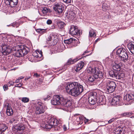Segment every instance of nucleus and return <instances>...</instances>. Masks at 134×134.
Segmentation results:
<instances>
[{"instance_id":"nucleus-5","label":"nucleus","mask_w":134,"mask_h":134,"mask_svg":"<svg viewBox=\"0 0 134 134\" xmlns=\"http://www.w3.org/2000/svg\"><path fill=\"white\" fill-rule=\"evenodd\" d=\"M2 49V52L3 55H7L10 53L12 49L9 46L6 45L4 41L0 43V49Z\"/></svg>"},{"instance_id":"nucleus-61","label":"nucleus","mask_w":134,"mask_h":134,"mask_svg":"<svg viewBox=\"0 0 134 134\" xmlns=\"http://www.w3.org/2000/svg\"><path fill=\"white\" fill-rule=\"evenodd\" d=\"M50 1H51L52 2H54L56 0H49Z\"/></svg>"},{"instance_id":"nucleus-37","label":"nucleus","mask_w":134,"mask_h":134,"mask_svg":"<svg viewBox=\"0 0 134 134\" xmlns=\"http://www.w3.org/2000/svg\"><path fill=\"white\" fill-rule=\"evenodd\" d=\"M121 76H114V77H115L116 79H117V81H119L123 80V77H121Z\"/></svg>"},{"instance_id":"nucleus-27","label":"nucleus","mask_w":134,"mask_h":134,"mask_svg":"<svg viewBox=\"0 0 134 134\" xmlns=\"http://www.w3.org/2000/svg\"><path fill=\"white\" fill-rule=\"evenodd\" d=\"M57 24L58 27L60 29H62L65 25V24L63 21H59L57 22Z\"/></svg>"},{"instance_id":"nucleus-3","label":"nucleus","mask_w":134,"mask_h":134,"mask_svg":"<svg viewBox=\"0 0 134 134\" xmlns=\"http://www.w3.org/2000/svg\"><path fill=\"white\" fill-rule=\"evenodd\" d=\"M116 54L119 55L121 61L124 63L128 61V56L125 49L122 48L119 49L116 51Z\"/></svg>"},{"instance_id":"nucleus-60","label":"nucleus","mask_w":134,"mask_h":134,"mask_svg":"<svg viewBox=\"0 0 134 134\" xmlns=\"http://www.w3.org/2000/svg\"><path fill=\"white\" fill-rule=\"evenodd\" d=\"M79 115V114H75L74 115V116H77V115Z\"/></svg>"},{"instance_id":"nucleus-44","label":"nucleus","mask_w":134,"mask_h":134,"mask_svg":"<svg viewBox=\"0 0 134 134\" xmlns=\"http://www.w3.org/2000/svg\"><path fill=\"white\" fill-rule=\"evenodd\" d=\"M133 113L132 112H127V116L129 117L131 116Z\"/></svg>"},{"instance_id":"nucleus-28","label":"nucleus","mask_w":134,"mask_h":134,"mask_svg":"<svg viewBox=\"0 0 134 134\" xmlns=\"http://www.w3.org/2000/svg\"><path fill=\"white\" fill-rule=\"evenodd\" d=\"M75 39H74L72 38H70L69 39H68L64 40V42L65 43L69 44L72 43L73 41H74Z\"/></svg>"},{"instance_id":"nucleus-24","label":"nucleus","mask_w":134,"mask_h":134,"mask_svg":"<svg viewBox=\"0 0 134 134\" xmlns=\"http://www.w3.org/2000/svg\"><path fill=\"white\" fill-rule=\"evenodd\" d=\"M15 128L18 131H20L24 130L25 127L24 126L23 124H19L15 126Z\"/></svg>"},{"instance_id":"nucleus-56","label":"nucleus","mask_w":134,"mask_h":134,"mask_svg":"<svg viewBox=\"0 0 134 134\" xmlns=\"http://www.w3.org/2000/svg\"><path fill=\"white\" fill-rule=\"evenodd\" d=\"M54 33H51L50 34V35L51 36H54Z\"/></svg>"},{"instance_id":"nucleus-38","label":"nucleus","mask_w":134,"mask_h":134,"mask_svg":"<svg viewBox=\"0 0 134 134\" xmlns=\"http://www.w3.org/2000/svg\"><path fill=\"white\" fill-rule=\"evenodd\" d=\"M48 9L46 7H44L43 9L42 12L44 14H46L47 12Z\"/></svg>"},{"instance_id":"nucleus-7","label":"nucleus","mask_w":134,"mask_h":134,"mask_svg":"<svg viewBox=\"0 0 134 134\" xmlns=\"http://www.w3.org/2000/svg\"><path fill=\"white\" fill-rule=\"evenodd\" d=\"M86 72L89 73L97 74H98L94 75H103V73L99 69V68L97 66H95L93 68L91 67H89L86 70Z\"/></svg>"},{"instance_id":"nucleus-9","label":"nucleus","mask_w":134,"mask_h":134,"mask_svg":"<svg viewBox=\"0 0 134 134\" xmlns=\"http://www.w3.org/2000/svg\"><path fill=\"white\" fill-rule=\"evenodd\" d=\"M43 104L40 102H38L35 105V113L37 114L43 113L45 109L43 108Z\"/></svg>"},{"instance_id":"nucleus-30","label":"nucleus","mask_w":134,"mask_h":134,"mask_svg":"<svg viewBox=\"0 0 134 134\" xmlns=\"http://www.w3.org/2000/svg\"><path fill=\"white\" fill-rule=\"evenodd\" d=\"M36 31L41 35L44 34L47 31V29H37Z\"/></svg>"},{"instance_id":"nucleus-8","label":"nucleus","mask_w":134,"mask_h":134,"mask_svg":"<svg viewBox=\"0 0 134 134\" xmlns=\"http://www.w3.org/2000/svg\"><path fill=\"white\" fill-rule=\"evenodd\" d=\"M63 100V98L60 97L57 95L54 96L53 99L51 100V103L53 105H59L62 104V102Z\"/></svg>"},{"instance_id":"nucleus-2","label":"nucleus","mask_w":134,"mask_h":134,"mask_svg":"<svg viewBox=\"0 0 134 134\" xmlns=\"http://www.w3.org/2000/svg\"><path fill=\"white\" fill-rule=\"evenodd\" d=\"M97 93L96 92H91L90 93L88 98L89 104L93 105L97 102L99 103L100 105L105 103L106 101L104 96L100 95L97 97Z\"/></svg>"},{"instance_id":"nucleus-45","label":"nucleus","mask_w":134,"mask_h":134,"mask_svg":"<svg viewBox=\"0 0 134 134\" xmlns=\"http://www.w3.org/2000/svg\"><path fill=\"white\" fill-rule=\"evenodd\" d=\"M52 21L51 20H48L47 21V23L48 24H51L52 23Z\"/></svg>"},{"instance_id":"nucleus-19","label":"nucleus","mask_w":134,"mask_h":134,"mask_svg":"<svg viewBox=\"0 0 134 134\" xmlns=\"http://www.w3.org/2000/svg\"><path fill=\"white\" fill-rule=\"evenodd\" d=\"M20 48H21L20 49L21 50V53H23V56L27 54L29 50V48L24 46H21Z\"/></svg>"},{"instance_id":"nucleus-34","label":"nucleus","mask_w":134,"mask_h":134,"mask_svg":"<svg viewBox=\"0 0 134 134\" xmlns=\"http://www.w3.org/2000/svg\"><path fill=\"white\" fill-rule=\"evenodd\" d=\"M48 122L49 123H50L51 124V125H52L53 126V125L55 126V119L54 118H52L50 119L48 121Z\"/></svg>"},{"instance_id":"nucleus-52","label":"nucleus","mask_w":134,"mask_h":134,"mask_svg":"<svg viewBox=\"0 0 134 134\" xmlns=\"http://www.w3.org/2000/svg\"><path fill=\"white\" fill-rule=\"evenodd\" d=\"M52 39V36L50 35L48 38V41H50Z\"/></svg>"},{"instance_id":"nucleus-1","label":"nucleus","mask_w":134,"mask_h":134,"mask_svg":"<svg viewBox=\"0 0 134 134\" xmlns=\"http://www.w3.org/2000/svg\"><path fill=\"white\" fill-rule=\"evenodd\" d=\"M65 88L67 93L75 97L80 94L83 91V86L77 82L68 83Z\"/></svg>"},{"instance_id":"nucleus-23","label":"nucleus","mask_w":134,"mask_h":134,"mask_svg":"<svg viewBox=\"0 0 134 134\" xmlns=\"http://www.w3.org/2000/svg\"><path fill=\"white\" fill-rule=\"evenodd\" d=\"M8 127L5 125L3 124L0 125V134L5 131L7 129Z\"/></svg>"},{"instance_id":"nucleus-48","label":"nucleus","mask_w":134,"mask_h":134,"mask_svg":"<svg viewBox=\"0 0 134 134\" xmlns=\"http://www.w3.org/2000/svg\"><path fill=\"white\" fill-rule=\"evenodd\" d=\"M50 95H48L47 96V98H44V100H48L50 99Z\"/></svg>"},{"instance_id":"nucleus-25","label":"nucleus","mask_w":134,"mask_h":134,"mask_svg":"<svg viewBox=\"0 0 134 134\" xmlns=\"http://www.w3.org/2000/svg\"><path fill=\"white\" fill-rule=\"evenodd\" d=\"M21 49H19L15 53L14 55L15 56L17 57H21L23 56V53H21Z\"/></svg>"},{"instance_id":"nucleus-51","label":"nucleus","mask_w":134,"mask_h":134,"mask_svg":"<svg viewBox=\"0 0 134 134\" xmlns=\"http://www.w3.org/2000/svg\"><path fill=\"white\" fill-rule=\"evenodd\" d=\"M55 126L56 125H57L58 123H59V121H58L56 119H55Z\"/></svg>"},{"instance_id":"nucleus-47","label":"nucleus","mask_w":134,"mask_h":134,"mask_svg":"<svg viewBox=\"0 0 134 134\" xmlns=\"http://www.w3.org/2000/svg\"><path fill=\"white\" fill-rule=\"evenodd\" d=\"M8 85H5L3 86V87L4 91L7 90L8 89Z\"/></svg>"},{"instance_id":"nucleus-15","label":"nucleus","mask_w":134,"mask_h":134,"mask_svg":"<svg viewBox=\"0 0 134 134\" xmlns=\"http://www.w3.org/2000/svg\"><path fill=\"white\" fill-rule=\"evenodd\" d=\"M77 12L74 10L70 11L69 14L66 15L67 17L70 20H72L74 19L76 17Z\"/></svg>"},{"instance_id":"nucleus-43","label":"nucleus","mask_w":134,"mask_h":134,"mask_svg":"<svg viewBox=\"0 0 134 134\" xmlns=\"http://www.w3.org/2000/svg\"><path fill=\"white\" fill-rule=\"evenodd\" d=\"M63 1L68 4L70 3L72 0H63Z\"/></svg>"},{"instance_id":"nucleus-42","label":"nucleus","mask_w":134,"mask_h":134,"mask_svg":"<svg viewBox=\"0 0 134 134\" xmlns=\"http://www.w3.org/2000/svg\"><path fill=\"white\" fill-rule=\"evenodd\" d=\"M117 119L116 118H113L108 121V122L109 123H111V122L115 120H116Z\"/></svg>"},{"instance_id":"nucleus-10","label":"nucleus","mask_w":134,"mask_h":134,"mask_svg":"<svg viewBox=\"0 0 134 134\" xmlns=\"http://www.w3.org/2000/svg\"><path fill=\"white\" fill-rule=\"evenodd\" d=\"M64 6L61 3L59 2L55 3L54 9L59 14L62 13L64 10Z\"/></svg>"},{"instance_id":"nucleus-57","label":"nucleus","mask_w":134,"mask_h":134,"mask_svg":"<svg viewBox=\"0 0 134 134\" xmlns=\"http://www.w3.org/2000/svg\"><path fill=\"white\" fill-rule=\"evenodd\" d=\"M15 121V120L14 119H11L10 121L12 122H14Z\"/></svg>"},{"instance_id":"nucleus-26","label":"nucleus","mask_w":134,"mask_h":134,"mask_svg":"<svg viewBox=\"0 0 134 134\" xmlns=\"http://www.w3.org/2000/svg\"><path fill=\"white\" fill-rule=\"evenodd\" d=\"M80 59V58H79V59L76 58L72 60V59L70 58L67 62V64L69 65L70 64H72L76 62L79 59Z\"/></svg>"},{"instance_id":"nucleus-63","label":"nucleus","mask_w":134,"mask_h":134,"mask_svg":"<svg viewBox=\"0 0 134 134\" xmlns=\"http://www.w3.org/2000/svg\"><path fill=\"white\" fill-rule=\"evenodd\" d=\"M43 1L44 2H46V1H47V0H43Z\"/></svg>"},{"instance_id":"nucleus-4","label":"nucleus","mask_w":134,"mask_h":134,"mask_svg":"<svg viewBox=\"0 0 134 134\" xmlns=\"http://www.w3.org/2000/svg\"><path fill=\"white\" fill-rule=\"evenodd\" d=\"M116 86V84L114 82L108 81L105 89L107 93H111L115 91Z\"/></svg>"},{"instance_id":"nucleus-62","label":"nucleus","mask_w":134,"mask_h":134,"mask_svg":"<svg viewBox=\"0 0 134 134\" xmlns=\"http://www.w3.org/2000/svg\"><path fill=\"white\" fill-rule=\"evenodd\" d=\"M130 118H134V116H131Z\"/></svg>"},{"instance_id":"nucleus-20","label":"nucleus","mask_w":134,"mask_h":134,"mask_svg":"<svg viewBox=\"0 0 134 134\" xmlns=\"http://www.w3.org/2000/svg\"><path fill=\"white\" fill-rule=\"evenodd\" d=\"M127 47L132 54H134V42H131L129 43Z\"/></svg>"},{"instance_id":"nucleus-39","label":"nucleus","mask_w":134,"mask_h":134,"mask_svg":"<svg viewBox=\"0 0 134 134\" xmlns=\"http://www.w3.org/2000/svg\"><path fill=\"white\" fill-rule=\"evenodd\" d=\"M14 82L12 81H9L7 85L8 86H11L13 85Z\"/></svg>"},{"instance_id":"nucleus-36","label":"nucleus","mask_w":134,"mask_h":134,"mask_svg":"<svg viewBox=\"0 0 134 134\" xmlns=\"http://www.w3.org/2000/svg\"><path fill=\"white\" fill-rule=\"evenodd\" d=\"M45 127L46 129H51L53 127L52 125H51V124L49 123L48 122L47 124H46L45 125Z\"/></svg>"},{"instance_id":"nucleus-13","label":"nucleus","mask_w":134,"mask_h":134,"mask_svg":"<svg viewBox=\"0 0 134 134\" xmlns=\"http://www.w3.org/2000/svg\"><path fill=\"white\" fill-rule=\"evenodd\" d=\"M124 99L125 102L127 103L131 102L134 99V95L132 94H127L124 96Z\"/></svg>"},{"instance_id":"nucleus-33","label":"nucleus","mask_w":134,"mask_h":134,"mask_svg":"<svg viewBox=\"0 0 134 134\" xmlns=\"http://www.w3.org/2000/svg\"><path fill=\"white\" fill-rule=\"evenodd\" d=\"M80 102L81 103L83 104H84L85 105H86V103H87V100L86 98H81L80 100Z\"/></svg>"},{"instance_id":"nucleus-11","label":"nucleus","mask_w":134,"mask_h":134,"mask_svg":"<svg viewBox=\"0 0 134 134\" xmlns=\"http://www.w3.org/2000/svg\"><path fill=\"white\" fill-rule=\"evenodd\" d=\"M69 33L72 36H79L80 35L79 30L77 29V26L72 25L70 26Z\"/></svg>"},{"instance_id":"nucleus-40","label":"nucleus","mask_w":134,"mask_h":134,"mask_svg":"<svg viewBox=\"0 0 134 134\" xmlns=\"http://www.w3.org/2000/svg\"><path fill=\"white\" fill-rule=\"evenodd\" d=\"M24 78V77L23 76H21V77H19L18 79H17L15 81V83H18L19 82V81H20V79H23Z\"/></svg>"},{"instance_id":"nucleus-32","label":"nucleus","mask_w":134,"mask_h":134,"mask_svg":"<svg viewBox=\"0 0 134 134\" xmlns=\"http://www.w3.org/2000/svg\"><path fill=\"white\" fill-rule=\"evenodd\" d=\"M55 130L59 131L62 130V126L60 124L54 126Z\"/></svg>"},{"instance_id":"nucleus-50","label":"nucleus","mask_w":134,"mask_h":134,"mask_svg":"<svg viewBox=\"0 0 134 134\" xmlns=\"http://www.w3.org/2000/svg\"><path fill=\"white\" fill-rule=\"evenodd\" d=\"M127 112L124 113L123 114H121V116H127Z\"/></svg>"},{"instance_id":"nucleus-17","label":"nucleus","mask_w":134,"mask_h":134,"mask_svg":"<svg viewBox=\"0 0 134 134\" xmlns=\"http://www.w3.org/2000/svg\"><path fill=\"white\" fill-rule=\"evenodd\" d=\"M72 105L71 101L68 99H65L63 98V100L62 102V105L64 107L68 108L71 107Z\"/></svg>"},{"instance_id":"nucleus-55","label":"nucleus","mask_w":134,"mask_h":134,"mask_svg":"<svg viewBox=\"0 0 134 134\" xmlns=\"http://www.w3.org/2000/svg\"><path fill=\"white\" fill-rule=\"evenodd\" d=\"M88 51H85V52H84V53H83V54H82L83 55H85V54L86 53H88Z\"/></svg>"},{"instance_id":"nucleus-16","label":"nucleus","mask_w":134,"mask_h":134,"mask_svg":"<svg viewBox=\"0 0 134 134\" xmlns=\"http://www.w3.org/2000/svg\"><path fill=\"white\" fill-rule=\"evenodd\" d=\"M5 3L7 5H9L11 7H14L17 5L18 0H5Z\"/></svg>"},{"instance_id":"nucleus-64","label":"nucleus","mask_w":134,"mask_h":134,"mask_svg":"<svg viewBox=\"0 0 134 134\" xmlns=\"http://www.w3.org/2000/svg\"><path fill=\"white\" fill-rule=\"evenodd\" d=\"M13 26V27H15V25H11V26Z\"/></svg>"},{"instance_id":"nucleus-46","label":"nucleus","mask_w":134,"mask_h":134,"mask_svg":"<svg viewBox=\"0 0 134 134\" xmlns=\"http://www.w3.org/2000/svg\"><path fill=\"white\" fill-rule=\"evenodd\" d=\"M22 85L21 83H19L18 84H16L15 86V87H20Z\"/></svg>"},{"instance_id":"nucleus-49","label":"nucleus","mask_w":134,"mask_h":134,"mask_svg":"<svg viewBox=\"0 0 134 134\" xmlns=\"http://www.w3.org/2000/svg\"><path fill=\"white\" fill-rule=\"evenodd\" d=\"M62 127L63 128V130L64 131H66L67 130V128L66 127L65 125H64Z\"/></svg>"},{"instance_id":"nucleus-58","label":"nucleus","mask_w":134,"mask_h":134,"mask_svg":"<svg viewBox=\"0 0 134 134\" xmlns=\"http://www.w3.org/2000/svg\"><path fill=\"white\" fill-rule=\"evenodd\" d=\"M34 75L35 76V75H40L39 74H38L37 73H35L34 74Z\"/></svg>"},{"instance_id":"nucleus-54","label":"nucleus","mask_w":134,"mask_h":134,"mask_svg":"<svg viewBox=\"0 0 134 134\" xmlns=\"http://www.w3.org/2000/svg\"><path fill=\"white\" fill-rule=\"evenodd\" d=\"M55 28V27L54 25H53L51 27V29H54Z\"/></svg>"},{"instance_id":"nucleus-31","label":"nucleus","mask_w":134,"mask_h":134,"mask_svg":"<svg viewBox=\"0 0 134 134\" xmlns=\"http://www.w3.org/2000/svg\"><path fill=\"white\" fill-rule=\"evenodd\" d=\"M96 36V33L93 30H91L89 33V37H94Z\"/></svg>"},{"instance_id":"nucleus-22","label":"nucleus","mask_w":134,"mask_h":134,"mask_svg":"<svg viewBox=\"0 0 134 134\" xmlns=\"http://www.w3.org/2000/svg\"><path fill=\"white\" fill-rule=\"evenodd\" d=\"M90 76L88 78L89 81L91 82H93L94 80L96 79H97L98 77L100 78H102L103 76Z\"/></svg>"},{"instance_id":"nucleus-35","label":"nucleus","mask_w":134,"mask_h":134,"mask_svg":"<svg viewBox=\"0 0 134 134\" xmlns=\"http://www.w3.org/2000/svg\"><path fill=\"white\" fill-rule=\"evenodd\" d=\"M29 99L27 97H23L22 98L21 101L24 103L28 102L29 101Z\"/></svg>"},{"instance_id":"nucleus-53","label":"nucleus","mask_w":134,"mask_h":134,"mask_svg":"<svg viewBox=\"0 0 134 134\" xmlns=\"http://www.w3.org/2000/svg\"><path fill=\"white\" fill-rule=\"evenodd\" d=\"M84 119H85L84 121H85V123H86L88 122L89 120V119H86L85 117H84Z\"/></svg>"},{"instance_id":"nucleus-29","label":"nucleus","mask_w":134,"mask_h":134,"mask_svg":"<svg viewBox=\"0 0 134 134\" xmlns=\"http://www.w3.org/2000/svg\"><path fill=\"white\" fill-rule=\"evenodd\" d=\"M113 65V69L115 70L118 71V70L120 69L121 68V66L119 64H118L115 63Z\"/></svg>"},{"instance_id":"nucleus-21","label":"nucleus","mask_w":134,"mask_h":134,"mask_svg":"<svg viewBox=\"0 0 134 134\" xmlns=\"http://www.w3.org/2000/svg\"><path fill=\"white\" fill-rule=\"evenodd\" d=\"M124 130V128L123 126H119L115 130V134H121Z\"/></svg>"},{"instance_id":"nucleus-6","label":"nucleus","mask_w":134,"mask_h":134,"mask_svg":"<svg viewBox=\"0 0 134 134\" xmlns=\"http://www.w3.org/2000/svg\"><path fill=\"white\" fill-rule=\"evenodd\" d=\"M121 97L119 95H115L111 102V105H121L123 104Z\"/></svg>"},{"instance_id":"nucleus-14","label":"nucleus","mask_w":134,"mask_h":134,"mask_svg":"<svg viewBox=\"0 0 134 134\" xmlns=\"http://www.w3.org/2000/svg\"><path fill=\"white\" fill-rule=\"evenodd\" d=\"M33 56L35 58H37V61L41 60L42 58V52L41 51L36 50L32 54Z\"/></svg>"},{"instance_id":"nucleus-18","label":"nucleus","mask_w":134,"mask_h":134,"mask_svg":"<svg viewBox=\"0 0 134 134\" xmlns=\"http://www.w3.org/2000/svg\"><path fill=\"white\" fill-rule=\"evenodd\" d=\"M84 63L82 61L78 63L75 67V71L76 72L79 71L84 66Z\"/></svg>"},{"instance_id":"nucleus-41","label":"nucleus","mask_w":134,"mask_h":134,"mask_svg":"<svg viewBox=\"0 0 134 134\" xmlns=\"http://www.w3.org/2000/svg\"><path fill=\"white\" fill-rule=\"evenodd\" d=\"M109 75H117V74L114 73L113 71H110L109 72Z\"/></svg>"},{"instance_id":"nucleus-12","label":"nucleus","mask_w":134,"mask_h":134,"mask_svg":"<svg viewBox=\"0 0 134 134\" xmlns=\"http://www.w3.org/2000/svg\"><path fill=\"white\" fill-rule=\"evenodd\" d=\"M4 107L6 108V113L8 116H11L13 115V111L10 104L7 103H5L4 104Z\"/></svg>"},{"instance_id":"nucleus-59","label":"nucleus","mask_w":134,"mask_h":134,"mask_svg":"<svg viewBox=\"0 0 134 134\" xmlns=\"http://www.w3.org/2000/svg\"><path fill=\"white\" fill-rule=\"evenodd\" d=\"M83 118V117L82 116L79 117V118L80 120H82V119Z\"/></svg>"}]
</instances>
